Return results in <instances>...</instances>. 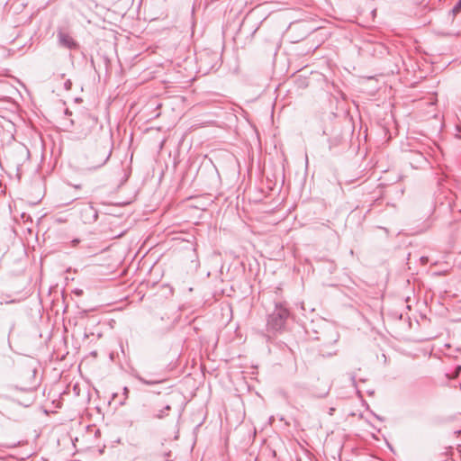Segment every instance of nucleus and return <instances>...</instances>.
I'll return each mask as SVG.
<instances>
[{
  "label": "nucleus",
  "instance_id": "nucleus-12",
  "mask_svg": "<svg viewBox=\"0 0 461 461\" xmlns=\"http://www.w3.org/2000/svg\"><path fill=\"white\" fill-rule=\"evenodd\" d=\"M128 393H129V389L127 387H124L123 388V394H124L125 398L128 397Z\"/></svg>",
  "mask_w": 461,
  "mask_h": 461
},
{
  "label": "nucleus",
  "instance_id": "nucleus-9",
  "mask_svg": "<svg viewBox=\"0 0 461 461\" xmlns=\"http://www.w3.org/2000/svg\"><path fill=\"white\" fill-rule=\"evenodd\" d=\"M461 11V0H458V2L455 5V6L452 9V13L454 14H458Z\"/></svg>",
  "mask_w": 461,
  "mask_h": 461
},
{
  "label": "nucleus",
  "instance_id": "nucleus-13",
  "mask_svg": "<svg viewBox=\"0 0 461 461\" xmlns=\"http://www.w3.org/2000/svg\"><path fill=\"white\" fill-rule=\"evenodd\" d=\"M456 450H457L458 452H461V445H459V446L457 447Z\"/></svg>",
  "mask_w": 461,
  "mask_h": 461
},
{
  "label": "nucleus",
  "instance_id": "nucleus-16",
  "mask_svg": "<svg viewBox=\"0 0 461 461\" xmlns=\"http://www.w3.org/2000/svg\"><path fill=\"white\" fill-rule=\"evenodd\" d=\"M421 260H426L427 261V258H425L424 257H421Z\"/></svg>",
  "mask_w": 461,
  "mask_h": 461
},
{
  "label": "nucleus",
  "instance_id": "nucleus-11",
  "mask_svg": "<svg viewBox=\"0 0 461 461\" xmlns=\"http://www.w3.org/2000/svg\"><path fill=\"white\" fill-rule=\"evenodd\" d=\"M78 243H79V240L78 239H74V240H71L72 246H76Z\"/></svg>",
  "mask_w": 461,
  "mask_h": 461
},
{
  "label": "nucleus",
  "instance_id": "nucleus-5",
  "mask_svg": "<svg viewBox=\"0 0 461 461\" xmlns=\"http://www.w3.org/2000/svg\"><path fill=\"white\" fill-rule=\"evenodd\" d=\"M59 46L64 47L69 50H78V42L69 34L59 32Z\"/></svg>",
  "mask_w": 461,
  "mask_h": 461
},
{
  "label": "nucleus",
  "instance_id": "nucleus-14",
  "mask_svg": "<svg viewBox=\"0 0 461 461\" xmlns=\"http://www.w3.org/2000/svg\"><path fill=\"white\" fill-rule=\"evenodd\" d=\"M65 114H66V115L69 114V113H68V109H66V111H65Z\"/></svg>",
  "mask_w": 461,
  "mask_h": 461
},
{
  "label": "nucleus",
  "instance_id": "nucleus-4",
  "mask_svg": "<svg viewBox=\"0 0 461 461\" xmlns=\"http://www.w3.org/2000/svg\"><path fill=\"white\" fill-rule=\"evenodd\" d=\"M110 156H111L110 150H108L105 148L99 149L98 150H96L95 154L93 155V158L95 157H98V159L93 161L91 167L98 168V167L104 166L108 161Z\"/></svg>",
  "mask_w": 461,
  "mask_h": 461
},
{
  "label": "nucleus",
  "instance_id": "nucleus-6",
  "mask_svg": "<svg viewBox=\"0 0 461 461\" xmlns=\"http://www.w3.org/2000/svg\"><path fill=\"white\" fill-rule=\"evenodd\" d=\"M410 163L415 168H422L429 165L427 158L418 151L411 152Z\"/></svg>",
  "mask_w": 461,
  "mask_h": 461
},
{
  "label": "nucleus",
  "instance_id": "nucleus-10",
  "mask_svg": "<svg viewBox=\"0 0 461 461\" xmlns=\"http://www.w3.org/2000/svg\"><path fill=\"white\" fill-rule=\"evenodd\" d=\"M71 86H72V83L69 79H68L65 83H64V88L66 90H70L71 89Z\"/></svg>",
  "mask_w": 461,
  "mask_h": 461
},
{
  "label": "nucleus",
  "instance_id": "nucleus-1",
  "mask_svg": "<svg viewBox=\"0 0 461 461\" xmlns=\"http://www.w3.org/2000/svg\"><path fill=\"white\" fill-rule=\"evenodd\" d=\"M290 312L283 303H276L274 310L267 315V331L268 337L281 333L285 330Z\"/></svg>",
  "mask_w": 461,
  "mask_h": 461
},
{
  "label": "nucleus",
  "instance_id": "nucleus-7",
  "mask_svg": "<svg viewBox=\"0 0 461 461\" xmlns=\"http://www.w3.org/2000/svg\"><path fill=\"white\" fill-rule=\"evenodd\" d=\"M136 377L140 383H142L144 384H148V385H152V384H156L164 382L163 378L147 379L140 375H137Z\"/></svg>",
  "mask_w": 461,
  "mask_h": 461
},
{
  "label": "nucleus",
  "instance_id": "nucleus-2",
  "mask_svg": "<svg viewBox=\"0 0 461 461\" xmlns=\"http://www.w3.org/2000/svg\"><path fill=\"white\" fill-rule=\"evenodd\" d=\"M37 366L38 363L34 358H27L25 360V369L22 373V377L25 380L21 385V390L26 392H33L38 384L39 381L37 379Z\"/></svg>",
  "mask_w": 461,
  "mask_h": 461
},
{
  "label": "nucleus",
  "instance_id": "nucleus-15",
  "mask_svg": "<svg viewBox=\"0 0 461 461\" xmlns=\"http://www.w3.org/2000/svg\"><path fill=\"white\" fill-rule=\"evenodd\" d=\"M32 401L30 400V402L29 403H25V406H28Z\"/></svg>",
  "mask_w": 461,
  "mask_h": 461
},
{
  "label": "nucleus",
  "instance_id": "nucleus-8",
  "mask_svg": "<svg viewBox=\"0 0 461 461\" xmlns=\"http://www.w3.org/2000/svg\"><path fill=\"white\" fill-rule=\"evenodd\" d=\"M171 410L170 405H166L164 409L160 410L157 414L154 415L155 418L162 419L167 415V411Z\"/></svg>",
  "mask_w": 461,
  "mask_h": 461
},
{
  "label": "nucleus",
  "instance_id": "nucleus-3",
  "mask_svg": "<svg viewBox=\"0 0 461 461\" xmlns=\"http://www.w3.org/2000/svg\"><path fill=\"white\" fill-rule=\"evenodd\" d=\"M73 424H67L63 423L61 424V430L62 432L65 431L66 434L61 435V438H59V446H63V449H67L68 453L73 451V449L76 447L75 442L77 441V437H73L70 433L68 432V429Z\"/></svg>",
  "mask_w": 461,
  "mask_h": 461
}]
</instances>
